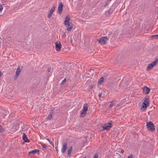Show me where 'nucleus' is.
I'll list each match as a JSON object with an SVG mask.
<instances>
[{
    "label": "nucleus",
    "mask_w": 158,
    "mask_h": 158,
    "mask_svg": "<svg viewBox=\"0 0 158 158\" xmlns=\"http://www.w3.org/2000/svg\"><path fill=\"white\" fill-rule=\"evenodd\" d=\"M67 148V144L66 142H65L64 143L62 148L61 149V152L62 153H64L66 151V150Z\"/></svg>",
    "instance_id": "9"
},
{
    "label": "nucleus",
    "mask_w": 158,
    "mask_h": 158,
    "mask_svg": "<svg viewBox=\"0 0 158 158\" xmlns=\"http://www.w3.org/2000/svg\"><path fill=\"white\" fill-rule=\"evenodd\" d=\"M112 121H110V123H106L103 126H102L103 130H108L110 128L112 127Z\"/></svg>",
    "instance_id": "1"
},
{
    "label": "nucleus",
    "mask_w": 158,
    "mask_h": 158,
    "mask_svg": "<svg viewBox=\"0 0 158 158\" xmlns=\"http://www.w3.org/2000/svg\"><path fill=\"white\" fill-rule=\"evenodd\" d=\"M4 129L2 128L1 125L0 124V132H4Z\"/></svg>",
    "instance_id": "25"
},
{
    "label": "nucleus",
    "mask_w": 158,
    "mask_h": 158,
    "mask_svg": "<svg viewBox=\"0 0 158 158\" xmlns=\"http://www.w3.org/2000/svg\"><path fill=\"white\" fill-rule=\"evenodd\" d=\"M143 92L144 94H148L150 91V89L148 87L144 86L143 88Z\"/></svg>",
    "instance_id": "7"
},
{
    "label": "nucleus",
    "mask_w": 158,
    "mask_h": 158,
    "mask_svg": "<svg viewBox=\"0 0 158 158\" xmlns=\"http://www.w3.org/2000/svg\"><path fill=\"white\" fill-rule=\"evenodd\" d=\"M121 152L122 153H123L124 152V150H123V149H122V150H121Z\"/></svg>",
    "instance_id": "34"
},
{
    "label": "nucleus",
    "mask_w": 158,
    "mask_h": 158,
    "mask_svg": "<svg viewBox=\"0 0 158 158\" xmlns=\"http://www.w3.org/2000/svg\"><path fill=\"white\" fill-rule=\"evenodd\" d=\"M56 151L57 152H58V149L57 147L56 148Z\"/></svg>",
    "instance_id": "35"
},
{
    "label": "nucleus",
    "mask_w": 158,
    "mask_h": 158,
    "mask_svg": "<svg viewBox=\"0 0 158 158\" xmlns=\"http://www.w3.org/2000/svg\"><path fill=\"white\" fill-rule=\"evenodd\" d=\"M101 95H102V93H100V94H99V98H100V97H101Z\"/></svg>",
    "instance_id": "36"
},
{
    "label": "nucleus",
    "mask_w": 158,
    "mask_h": 158,
    "mask_svg": "<svg viewBox=\"0 0 158 158\" xmlns=\"http://www.w3.org/2000/svg\"><path fill=\"white\" fill-rule=\"evenodd\" d=\"M67 25L68 26V27H67V30L68 31H70L72 29V28H73V23H69V24Z\"/></svg>",
    "instance_id": "13"
},
{
    "label": "nucleus",
    "mask_w": 158,
    "mask_h": 158,
    "mask_svg": "<svg viewBox=\"0 0 158 158\" xmlns=\"http://www.w3.org/2000/svg\"><path fill=\"white\" fill-rule=\"evenodd\" d=\"M70 21L68 20H65V21L64 22V25L65 26L69 24L70 23H69Z\"/></svg>",
    "instance_id": "22"
},
{
    "label": "nucleus",
    "mask_w": 158,
    "mask_h": 158,
    "mask_svg": "<svg viewBox=\"0 0 158 158\" xmlns=\"http://www.w3.org/2000/svg\"><path fill=\"white\" fill-rule=\"evenodd\" d=\"M116 104V102L115 101H113L111 102L109 106V107H112L113 106L115 105Z\"/></svg>",
    "instance_id": "17"
},
{
    "label": "nucleus",
    "mask_w": 158,
    "mask_h": 158,
    "mask_svg": "<svg viewBox=\"0 0 158 158\" xmlns=\"http://www.w3.org/2000/svg\"><path fill=\"white\" fill-rule=\"evenodd\" d=\"M111 9H110L108 11V13L109 15H110L112 13V11H111Z\"/></svg>",
    "instance_id": "30"
},
{
    "label": "nucleus",
    "mask_w": 158,
    "mask_h": 158,
    "mask_svg": "<svg viewBox=\"0 0 158 158\" xmlns=\"http://www.w3.org/2000/svg\"><path fill=\"white\" fill-rule=\"evenodd\" d=\"M39 152V150L38 149H35L34 150H32L31 151H30L28 152L29 154H32L33 155H34L37 152Z\"/></svg>",
    "instance_id": "15"
},
{
    "label": "nucleus",
    "mask_w": 158,
    "mask_h": 158,
    "mask_svg": "<svg viewBox=\"0 0 158 158\" xmlns=\"http://www.w3.org/2000/svg\"><path fill=\"white\" fill-rule=\"evenodd\" d=\"M158 62V59H156L153 62H152L151 64H149L148 65L147 70L149 71L152 69L153 67L156 65Z\"/></svg>",
    "instance_id": "2"
},
{
    "label": "nucleus",
    "mask_w": 158,
    "mask_h": 158,
    "mask_svg": "<svg viewBox=\"0 0 158 158\" xmlns=\"http://www.w3.org/2000/svg\"><path fill=\"white\" fill-rule=\"evenodd\" d=\"M66 81V79L64 78L62 81V82L61 83V85H63L64 83H65Z\"/></svg>",
    "instance_id": "27"
},
{
    "label": "nucleus",
    "mask_w": 158,
    "mask_h": 158,
    "mask_svg": "<svg viewBox=\"0 0 158 158\" xmlns=\"http://www.w3.org/2000/svg\"><path fill=\"white\" fill-rule=\"evenodd\" d=\"M73 150V148L72 146H70L68 149V155L69 156L70 155L71 152Z\"/></svg>",
    "instance_id": "19"
},
{
    "label": "nucleus",
    "mask_w": 158,
    "mask_h": 158,
    "mask_svg": "<svg viewBox=\"0 0 158 158\" xmlns=\"http://www.w3.org/2000/svg\"><path fill=\"white\" fill-rule=\"evenodd\" d=\"M63 5H62L61 4L60 5L58 6V10L59 13H60V14L62 12L63 10Z\"/></svg>",
    "instance_id": "16"
},
{
    "label": "nucleus",
    "mask_w": 158,
    "mask_h": 158,
    "mask_svg": "<svg viewBox=\"0 0 158 158\" xmlns=\"http://www.w3.org/2000/svg\"><path fill=\"white\" fill-rule=\"evenodd\" d=\"M111 0H109L107 1L106 3L104 6V7H106L108 6V5L109 4V3L110 2Z\"/></svg>",
    "instance_id": "23"
},
{
    "label": "nucleus",
    "mask_w": 158,
    "mask_h": 158,
    "mask_svg": "<svg viewBox=\"0 0 158 158\" xmlns=\"http://www.w3.org/2000/svg\"><path fill=\"white\" fill-rule=\"evenodd\" d=\"M118 158H121V156H120V157H118Z\"/></svg>",
    "instance_id": "38"
},
{
    "label": "nucleus",
    "mask_w": 158,
    "mask_h": 158,
    "mask_svg": "<svg viewBox=\"0 0 158 158\" xmlns=\"http://www.w3.org/2000/svg\"><path fill=\"white\" fill-rule=\"evenodd\" d=\"M104 80V78L102 77H101L98 81V85L101 84L103 82Z\"/></svg>",
    "instance_id": "20"
},
{
    "label": "nucleus",
    "mask_w": 158,
    "mask_h": 158,
    "mask_svg": "<svg viewBox=\"0 0 158 158\" xmlns=\"http://www.w3.org/2000/svg\"><path fill=\"white\" fill-rule=\"evenodd\" d=\"M41 145L42 146L43 148L42 150H45L47 148V146L45 144L42 143L41 144Z\"/></svg>",
    "instance_id": "21"
},
{
    "label": "nucleus",
    "mask_w": 158,
    "mask_h": 158,
    "mask_svg": "<svg viewBox=\"0 0 158 158\" xmlns=\"http://www.w3.org/2000/svg\"><path fill=\"white\" fill-rule=\"evenodd\" d=\"M51 69V68H48V72H50Z\"/></svg>",
    "instance_id": "33"
},
{
    "label": "nucleus",
    "mask_w": 158,
    "mask_h": 158,
    "mask_svg": "<svg viewBox=\"0 0 158 158\" xmlns=\"http://www.w3.org/2000/svg\"><path fill=\"white\" fill-rule=\"evenodd\" d=\"M22 67H21H21L19 66L17 67V70L15 73V75L14 77V79L15 80H16L17 78L18 77L19 74L21 71L22 69Z\"/></svg>",
    "instance_id": "6"
},
{
    "label": "nucleus",
    "mask_w": 158,
    "mask_h": 158,
    "mask_svg": "<svg viewBox=\"0 0 158 158\" xmlns=\"http://www.w3.org/2000/svg\"><path fill=\"white\" fill-rule=\"evenodd\" d=\"M46 139L51 144L53 147L54 146V143H52L51 141L50 140L48 139Z\"/></svg>",
    "instance_id": "24"
},
{
    "label": "nucleus",
    "mask_w": 158,
    "mask_h": 158,
    "mask_svg": "<svg viewBox=\"0 0 158 158\" xmlns=\"http://www.w3.org/2000/svg\"><path fill=\"white\" fill-rule=\"evenodd\" d=\"M108 38L106 36H103L102 38L97 39V41L101 44H106L107 42Z\"/></svg>",
    "instance_id": "5"
},
{
    "label": "nucleus",
    "mask_w": 158,
    "mask_h": 158,
    "mask_svg": "<svg viewBox=\"0 0 158 158\" xmlns=\"http://www.w3.org/2000/svg\"><path fill=\"white\" fill-rule=\"evenodd\" d=\"M88 109V104L85 103L84 104L83 109L81 110V117H84L85 115L86 112Z\"/></svg>",
    "instance_id": "3"
},
{
    "label": "nucleus",
    "mask_w": 158,
    "mask_h": 158,
    "mask_svg": "<svg viewBox=\"0 0 158 158\" xmlns=\"http://www.w3.org/2000/svg\"><path fill=\"white\" fill-rule=\"evenodd\" d=\"M54 113V110H51L49 112V114L47 117V119L48 120H50L52 118L53 114Z\"/></svg>",
    "instance_id": "10"
},
{
    "label": "nucleus",
    "mask_w": 158,
    "mask_h": 158,
    "mask_svg": "<svg viewBox=\"0 0 158 158\" xmlns=\"http://www.w3.org/2000/svg\"><path fill=\"white\" fill-rule=\"evenodd\" d=\"M3 10V7L2 5L0 4V11H2Z\"/></svg>",
    "instance_id": "28"
},
{
    "label": "nucleus",
    "mask_w": 158,
    "mask_h": 158,
    "mask_svg": "<svg viewBox=\"0 0 158 158\" xmlns=\"http://www.w3.org/2000/svg\"><path fill=\"white\" fill-rule=\"evenodd\" d=\"M55 8L54 7H52L51 9L50 10V11L48 15V18H50L52 16V14L54 11H55Z\"/></svg>",
    "instance_id": "8"
},
{
    "label": "nucleus",
    "mask_w": 158,
    "mask_h": 158,
    "mask_svg": "<svg viewBox=\"0 0 158 158\" xmlns=\"http://www.w3.org/2000/svg\"><path fill=\"white\" fill-rule=\"evenodd\" d=\"M132 157H133V155L132 154L130 155L128 157V158H132Z\"/></svg>",
    "instance_id": "31"
},
{
    "label": "nucleus",
    "mask_w": 158,
    "mask_h": 158,
    "mask_svg": "<svg viewBox=\"0 0 158 158\" xmlns=\"http://www.w3.org/2000/svg\"><path fill=\"white\" fill-rule=\"evenodd\" d=\"M65 35V33H64V34H63V35Z\"/></svg>",
    "instance_id": "39"
},
{
    "label": "nucleus",
    "mask_w": 158,
    "mask_h": 158,
    "mask_svg": "<svg viewBox=\"0 0 158 158\" xmlns=\"http://www.w3.org/2000/svg\"><path fill=\"white\" fill-rule=\"evenodd\" d=\"M149 98H145L144 101L143 102V103H144L146 105H148L149 104Z\"/></svg>",
    "instance_id": "18"
},
{
    "label": "nucleus",
    "mask_w": 158,
    "mask_h": 158,
    "mask_svg": "<svg viewBox=\"0 0 158 158\" xmlns=\"http://www.w3.org/2000/svg\"><path fill=\"white\" fill-rule=\"evenodd\" d=\"M2 75V73L1 71H0V77Z\"/></svg>",
    "instance_id": "37"
},
{
    "label": "nucleus",
    "mask_w": 158,
    "mask_h": 158,
    "mask_svg": "<svg viewBox=\"0 0 158 158\" xmlns=\"http://www.w3.org/2000/svg\"><path fill=\"white\" fill-rule=\"evenodd\" d=\"M146 125L148 130L151 131H153L155 130L154 126L152 122H147Z\"/></svg>",
    "instance_id": "4"
},
{
    "label": "nucleus",
    "mask_w": 158,
    "mask_h": 158,
    "mask_svg": "<svg viewBox=\"0 0 158 158\" xmlns=\"http://www.w3.org/2000/svg\"><path fill=\"white\" fill-rule=\"evenodd\" d=\"M65 20H70V16L69 15H67L66 17Z\"/></svg>",
    "instance_id": "26"
},
{
    "label": "nucleus",
    "mask_w": 158,
    "mask_h": 158,
    "mask_svg": "<svg viewBox=\"0 0 158 158\" xmlns=\"http://www.w3.org/2000/svg\"><path fill=\"white\" fill-rule=\"evenodd\" d=\"M56 49L57 51H60L61 48V44L60 43H58L57 42H56Z\"/></svg>",
    "instance_id": "11"
},
{
    "label": "nucleus",
    "mask_w": 158,
    "mask_h": 158,
    "mask_svg": "<svg viewBox=\"0 0 158 158\" xmlns=\"http://www.w3.org/2000/svg\"><path fill=\"white\" fill-rule=\"evenodd\" d=\"M148 105H146L144 103H142L141 109L142 111L144 110L147 108Z\"/></svg>",
    "instance_id": "14"
},
{
    "label": "nucleus",
    "mask_w": 158,
    "mask_h": 158,
    "mask_svg": "<svg viewBox=\"0 0 158 158\" xmlns=\"http://www.w3.org/2000/svg\"><path fill=\"white\" fill-rule=\"evenodd\" d=\"M65 35V33H64V34H63V35Z\"/></svg>",
    "instance_id": "41"
},
{
    "label": "nucleus",
    "mask_w": 158,
    "mask_h": 158,
    "mask_svg": "<svg viewBox=\"0 0 158 158\" xmlns=\"http://www.w3.org/2000/svg\"><path fill=\"white\" fill-rule=\"evenodd\" d=\"M65 35V33H64V34H63V35Z\"/></svg>",
    "instance_id": "40"
},
{
    "label": "nucleus",
    "mask_w": 158,
    "mask_h": 158,
    "mask_svg": "<svg viewBox=\"0 0 158 158\" xmlns=\"http://www.w3.org/2000/svg\"><path fill=\"white\" fill-rule=\"evenodd\" d=\"M23 139L25 142L28 143L30 141V140L28 139L26 134L25 133L23 134Z\"/></svg>",
    "instance_id": "12"
},
{
    "label": "nucleus",
    "mask_w": 158,
    "mask_h": 158,
    "mask_svg": "<svg viewBox=\"0 0 158 158\" xmlns=\"http://www.w3.org/2000/svg\"><path fill=\"white\" fill-rule=\"evenodd\" d=\"M157 36H158V35H153L152 36V38H153V37H157Z\"/></svg>",
    "instance_id": "32"
},
{
    "label": "nucleus",
    "mask_w": 158,
    "mask_h": 158,
    "mask_svg": "<svg viewBox=\"0 0 158 158\" xmlns=\"http://www.w3.org/2000/svg\"><path fill=\"white\" fill-rule=\"evenodd\" d=\"M98 155L97 154H96L94 156V158H98Z\"/></svg>",
    "instance_id": "29"
}]
</instances>
